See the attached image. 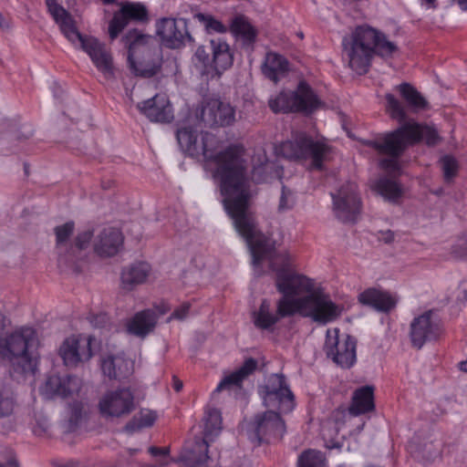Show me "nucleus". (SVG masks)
Segmentation results:
<instances>
[{"mask_svg": "<svg viewBox=\"0 0 467 467\" xmlns=\"http://www.w3.org/2000/svg\"><path fill=\"white\" fill-rule=\"evenodd\" d=\"M176 139L181 150L189 156H202L205 162L215 164L213 177L219 182L224 210L236 232L245 240L253 264L258 265L264 259H273L275 242L257 228L254 214L250 209L254 192L244 158V146L231 144L223 150L216 151L215 137L205 132L202 135V142L198 143L197 130L192 126L179 128Z\"/></svg>", "mask_w": 467, "mask_h": 467, "instance_id": "nucleus-1", "label": "nucleus"}, {"mask_svg": "<svg viewBox=\"0 0 467 467\" xmlns=\"http://www.w3.org/2000/svg\"><path fill=\"white\" fill-rule=\"evenodd\" d=\"M385 99L387 112L392 119L400 123V126L392 131L365 140L364 145L375 150L380 155L389 157L379 161V165L382 170L396 171L400 168L399 158L409 147L420 142L428 146H435L441 138L433 125L420 123L414 119L407 120L404 106L393 94H386Z\"/></svg>", "mask_w": 467, "mask_h": 467, "instance_id": "nucleus-2", "label": "nucleus"}, {"mask_svg": "<svg viewBox=\"0 0 467 467\" xmlns=\"http://www.w3.org/2000/svg\"><path fill=\"white\" fill-rule=\"evenodd\" d=\"M258 392L264 406L269 410L254 416L252 422L254 438L259 444L280 441L286 431L281 414L290 413L295 409V396L282 373L271 374Z\"/></svg>", "mask_w": 467, "mask_h": 467, "instance_id": "nucleus-3", "label": "nucleus"}, {"mask_svg": "<svg viewBox=\"0 0 467 467\" xmlns=\"http://www.w3.org/2000/svg\"><path fill=\"white\" fill-rule=\"evenodd\" d=\"M343 46L349 67L358 75L368 71L375 55L391 57L398 50V47L384 34L368 26H357L350 38L343 40Z\"/></svg>", "mask_w": 467, "mask_h": 467, "instance_id": "nucleus-4", "label": "nucleus"}, {"mask_svg": "<svg viewBox=\"0 0 467 467\" xmlns=\"http://www.w3.org/2000/svg\"><path fill=\"white\" fill-rule=\"evenodd\" d=\"M36 331L22 327L0 340V358L7 362L15 373L35 376L38 370L40 355Z\"/></svg>", "mask_w": 467, "mask_h": 467, "instance_id": "nucleus-5", "label": "nucleus"}, {"mask_svg": "<svg viewBox=\"0 0 467 467\" xmlns=\"http://www.w3.org/2000/svg\"><path fill=\"white\" fill-rule=\"evenodd\" d=\"M222 431L220 410L209 409L203 417L202 431L195 434L192 441L186 443L180 454L179 462L184 467H224L218 459L209 454L210 443L213 442Z\"/></svg>", "mask_w": 467, "mask_h": 467, "instance_id": "nucleus-6", "label": "nucleus"}, {"mask_svg": "<svg viewBox=\"0 0 467 467\" xmlns=\"http://www.w3.org/2000/svg\"><path fill=\"white\" fill-rule=\"evenodd\" d=\"M332 147L326 140H314L306 133L296 134L292 140L280 145L281 154L290 160L311 161V168L323 169V162L328 159Z\"/></svg>", "mask_w": 467, "mask_h": 467, "instance_id": "nucleus-7", "label": "nucleus"}, {"mask_svg": "<svg viewBox=\"0 0 467 467\" xmlns=\"http://www.w3.org/2000/svg\"><path fill=\"white\" fill-rule=\"evenodd\" d=\"M268 105L275 113L300 112L309 115L321 108L324 103L310 85L301 80L296 90L281 91L269 99Z\"/></svg>", "mask_w": 467, "mask_h": 467, "instance_id": "nucleus-8", "label": "nucleus"}, {"mask_svg": "<svg viewBox=\"0 0 467 467\" xmlns=\"http://www.w3.org/2000/svg\"><path fill=\"white\" fill-rule=\"evenodd\" d=\"M296 315L311 317L320 324H327L340 317L343 307L335 304L329 297L320 292L310 293L294 302Z\"/></svg>", "mask_w": 467, "mask_h": 467, "instance_id": "nucleus-9", "label": "nucleus"}, {"mask_svg": "<svg viewBox=\"0 0 467 467\" xmlns=\"http://www.w3.org/2000/svg\"><path fill=\"white\" fill-rule=\"evenodd\" d=\"M356 339L349 335L339 336V329H327L324 350L327 358L343 368L356 362Z\"/></svg>", "mask_w": 467, "mask_h": 467, "instance_id": "nucleus-10", "label": "nucleus"}, {"mask_svg": "<svg viewBox=\"0 0 467 467\" xmlns=\"http://www.w3.org/2000/svg\"><path fill=\"white\" fill-rule=\"evenodd\" d=\"M156 35L162 45L171 49H179L194 41L185 18L162 17L156 21Z\"/></svg>", "mask_w": 467, "mask_h": 467, "instance_id": "nucleus-11", "label": "nucleus"}, {"mask_svg": "<svg viewBox=\"0 0 467 467\" xmlns=\"http://www.w3.org/2000/svg\"><path fill=\"white\" fill-rule=\"evenodd\" d=\"M275 311H274L269 300L263 299L258 309L252 313L254 327L261 330L272 332L282 318L296 315L294 302L288 301L286 298H279L275 303Z\"/></svg>", "mask_w": 467, "mask_h": 467, "instance_id": "nucleus-12", "label": "nucleus"}, {"mask_svg": "<svg viewBox=\"0 0 467 467\" xmlns=\"http://www.w3.org/2000/svg\"><path fill=\"white\" fill-rule=\"evenodd\" d=\"M337 218L343 223H354L361 210L358 185L353 182L344 183L336 193H331Z\"/></svg>", "mask_w": 467, "mask_h": 467, "instance_id": "nucleus-13", "label": "nucleus"}, {"mask_svg": "<svg viewBox=\"0 0 467 467\" xmlns=\"http://www.w3.org/2000/svg\"><path fill=\"white\" fill-rule=\"evenodd\" d=\"M276 289L282 294L280 298L295 302L306 294L314 293V282L303 275L289 273L285 269L276 270Z\"/></svg>", "mask_w": 467, "mask_h": 467, "instance_id": "nucleus-14", "label": "nucleus"}, {"mask_svg": "<svg viewBox=\"0 0 467 467\" xmlns=\"http://www.w3.org/2000/svg\"><path fill=\"white\" fill-rule=\"evenodd\" d=\"M92 336L72 335L61 344L58 354L65 366L77 368L79 364L90 360L93 356L91 344Z\"/></svg>", "mask_w": 467, "mask_h": 467, "instance_id": "nucleus-15", "label": "nucleus"}, {"mask_svg": "<svg viewBox=\"0 0 467 467\" xmlns=\"http://www.w3.org/2000/svg\"><path fill=\"white\" fill-rule=\"evenodd\" d=\"M119 5L120 8L114 13L109 24V36L111 40L116 39L129 23H146L149 20L148 10L141 3L124 2Z\"/></svg>", "mask_w": 467, "mask_h": 467, "instance_id": "nucleus-16", "label": "nucleus"}, {"mask_svg": "<svg viewBox=\"0 0 467 467\" xmlns=\"http://www.w3.org/2000/svg\"><path fill=\"white\" fill-rule=\"evenodd\" d=\"M201 120L209 126H230L235 120L234 109L219 99H205L199 114Z\"/></svg>", "mask_w": 467, "mask_h": 467, "instance_id": "nucleus-17", "label": "nucleus"}, {"mask_svg": "<svg viewBox=\"0 0 467 467\" xmlns=\"http://www.w3.org/2000/svg\"><path fill=\"white\" fill-rule=\"evenodd\" d=\"M99 407L104 417L119 418L133 410L134 397L129 389H119L106 393L100 400Z\"/></svg>", "mask_w": 467, "mask_h": 467, "instance_id": "nucleus-18", "label": "nucleus"}, {"mask_svg": "<svg viewBox=\"0 0 467 467\" xmlns=\"http://www.w3.org/2000/svg\"><path fill=\"white\" fill-rule=\"evenodd\" d=\"M81 49L88 54L92 63L105 77H113L114 66L110 50L98 38L87 36L79 43Z\"/></svg>", "mask_w": 467, "mask_h": 467, "instance_id": "nucleus-19", "label": "nucleus"}, {"mask_svg": "<svg viewBox=\"0 0 467 467\" xmlns=\"http://www.w3.org/2000/svg\"><path fill=\"white\" fill-rule=\"evenodd\" d=\"M440 331L438 322L432 319V311H427L415 317L410 324L411 344L420 349L427 341L436 339Z\"/></svg>", "mask_w": 467, "mask_h": 467, "instance_id": "nucleus-20", "label": "nucleus"}, {"mask_svg": "<svg viewBox=\"0 0 467 467\" xmlns=\"http://www.w3.org/2000/svg\"><path fill=\"white\" fill-rule=\"evenodd\" d=\"M137 108L152 122L169 123L174 117L171 105L165 94H156L138 103Z\"/></svg>", "mask_w": 467, "mask_h": 467, "instance_id": "nucleus-21", "label": "nucleus"}, {"mask_svg": "<svg viewBox=\"0 0 467 467\" xmlns=\"http://www.w3.org/2000/svg\"><path fill=\"white\" fill-rule=\"evenodd\" d=\"M47 11L58 25L62 34L73 44L80 43L87 36L81 35L71 14L56 0H45Z\"/></svg>", "mask_w": 467, "mask_h": 467, "instance_id": "nucleus-22", "label": "nucleus"}, {"mask_svg": "<svg viewBox=\"0 0 467 467\" xmlns=\"http://www.w3.org/2000/svg\"><path fill=\"white\" fill-rule=\"evenodd\" d=\"M123 242L124 236L119 229L105 227L95 237L93 249L99 257H112L120 251Z\"/></svg>", "mask_w": 467, "mask_h": 467, "instance_id": "nucleus-23", "label": "nucleus"}, {"mask_svg": "<svg viewBox=\"0 0 467 467\" xmlns=\"http://www.w3.org/2000/svg\"><path fill=\"white\" fill-rule=\"evenodd\" d=\"M82 386V381L77 376H49L43 388V393L47 398L59 396L62 398H68L74 394H78Z\"/></svg>", "mask_w": 467, "mask_h": 467, "instance_id": "nucleus-24", "label": "nucleus"}, {"mask_svg": "<svg viewBox=\"0 0 467 467\" xmlns=\"http://www.w3.org/2000/svg\"><path fill=\"white\" fill-rule=\"evenodd\" d=\"M93 235L92 230L79 232L68 249L61 253L58 259L59 267L76 268L78 261L82 257V252L89 246Z\"/></svg>", "mask_w": 467, "mask_h": 467, "instance_id": "nucleus-25", "label": "nucleus"}, {"mask_svg": "<svg viewBox=\"0 0 467 467\" xmlns=\"http://www.w3.org/2000/svg\"><path fill=\"white\" fill-rule=\"evenodd\" d=\"M128 61L131 71L141 78H151L158 74L162 65L161 51L147 49L143 58L136 61L134 55H128Z\"/></svg>", "mask_w": 467, "mask_h": 467, "instance_id": "nucleus-26", "label": "nucleus"}, {"mask_svg": "<svg viewBox=\"0 0 467 467\" xmlns=\"http://www.w3.org/2000/svg\"><path fill=\"white\" fill-rule=\"evenodd\" d=\"M358 299L361 305L383 313L389 312L397 305L396 298L389 292L375 287L364 290L358 295Z\"/></svg>", "mask_w": 467, "mask_h": 467, "instance_id": "nucleus-27", "label": "nucleus"}, {"mask_svg": "<svg viewBox=\"0 0 467 467\" xmlns=\"http://www.w3.org/2000/svg\"><path fill=\"white\" fill-rule=\"evenodd\" d=\"M158 315L152 309L137 312L127 323V331L133 336L144 338L151 333L158 321Z\"/></svg>", "mask_w": 467, "mask_h": 467, "instance_id": "nucleus-28", "label": "nucleus"}, {"mask_svg": "<svg viewBox=\"0 0 467 467\" xmlns=\"http://www.w3.org/2000/svg\"><path fill=\"white\" fill-rule=\"evenodd\" d=\"M150 272L151 267L146 262H138L124 267L120 275L121 288L132 291L136 286L147 281Z\"/></svg>", "mask_w": 467, "mask_h": 467, "instance_id": "nucleus-29", "label": "nucleus"}, {"mask_svg": "<svg viewBox=\"0 0 467 467\" xmlns=\"http://www.w3.org/2000/svg\"><path fill=\"white\" fill-rule=\"evenodd\" d=\"M257 365V360L255 358H246L238 369L223 377L213 392H221L223 389H230L233 388H241L244 380L255 371Z\"/></svg>", "mask_w": 467, "mask_h": 467, "instance_id": "nucleus-30", "label": "nucleus"}, {"mask_svg": "<svg viewBox=\"0 0 467 467\" xmlns=\"http://www.w3.org/2000/svg\"><path fill=\"white\" fill-rule=\"evenodd\" d=\"M374 409V389L371 386L360 387L353 392L348 415L357 417L370 412Z\"/></svg>", "mask_w": 467, "mask_h": 467, "instance_id": "nucleus-31", "label": "nucleus"}, {"mask_svg": "<svg viewBox=\"0 0 467 467\" xmlns=\"http://www.w3.org/2000/svg\"><path fill=\"white\" fill-rule=\"evenodd\" d=\"M213 54L212 65L217 72L230 68L234 64V52L229 44L221 37L210 40Z\"/></svg>", "mask_w": 467, "mask_h": 467, "instance_id": "nucleus-32", "label": "nucleus"}, {"mask_svg": "<svg viewBox=\"0 0 467 467\" xmlns=\"http://www.w3.org/2000/svg\"><path fill=\"white\" fill-rule=\"evenodd\" d=\"M288 71L289 62L285 57L274 52L266 54L262 66V72L265 78L277 83L280 78L286 76Z\"/></svg>", "mask_w": 467, "mask_h": 467, "instance_id": "nucleus-33", "label": "nucleus"}, {"mask_svg": "<svg viewBox=\"0 0 467 467\" xmlns=\"http://www.w3.org/2000/svg\"><path fill=\"white\" fill-rule=\"evenodd\" d=\"M101 370L109 379L121 380L130 373V362L120 356L109 355L101 360Z\"/></svg>", "mask_w": 467, "mask_h": 467, "instance_id": "nucleus-34", "label": "nucleus"}, {"mask_svg": "<svg viewBox=\"0 0 467 467\" xmlns=\"http://www.w3.org/2000/svg\"><path fill=\"white\" fill-rule=\"evenodd\" d=\"M229 30L231 34L242 40L244 46L251 47L256 40L257 30L252 26L247 16L244 15L235 16L231 24Z\"/></svg>", "mask_w": 467, "mask_h": 467, "instance_id": "nucleus-35", "label": "nucleus"}, {"mask_svg": "<svg viewBox=\"0 0 467 467\" xmlns=\"http://www.w3.org/2000/svg\"><path fill=\"white\" fill-rule=\"evenodd\" d=\"M397 89L412 112L430 109L427 99L411 84L403 82L397 86Z\"/></svg>", "mask_w": 467, "mask_h": 467, "instance_id": "nucleus-36", "label": "nucleus"}, {"mask_svg": "<svg viewBox=\"0 0 467 467\" xmlns=\"http://www.w3.org/2000/svg\"><path fill=\"white\" fill-rule=\"evenodd\" d=\"M348 414V408H337L333 410L331 419L323 424L321 429L322 436L325 440H332L333 435H337L339 429L344 425L346 417Z\"/></svg>", "mask_w": 467, "mask_h": 467, "instance_id": "nucleus-37", "label": "nucleus"}, {"mask_svg": "<svg viewBox=\"0 0 467 467\" xmlns=\"http://www.w3.org/2000/svg\"><path fill=\"white\" fill-rule=\"evenodd\" d=\"M374 188L378 193L389 202H395L402 194L400 185L396 181L386 177L379 179L375 182Z\"/></svg>", "mask_w": 467, "mask_h": 467, "instance_id": "nucleus-38", "label": "nucleus"}, {"mask_svg": "<svg viewBox=\"0 0 467 467\" xmlns=\"http://www.w3.org/2000/svg\"><path fill=\"white\" fill-rule=\"evenodd\" d=\"M75 231V223L68 221L54 228L56 235V248L57 250V260L60 259L61 253L67 250L71 243L69 239Z\"/></svg>", "mask_w": 467, "mask_h": 467, "instance_id": "nucleus-39", "label": "nucleus"}, {"mask_svg": "<svg viewBox=\"0 0 467 467\" xmlns=\"http://www.w3.org/2000/svg\"><path fill=\"white\" fill-rule=\"evenodd\" d=\"M157 419V415L151 410H141L135 415L125 426L128 432H135L144 428L151 427Z\"/></svg>", "mask_w": 467, "mask_h": 467, "instance_id": "nucleus-40", "label": "nucleus"}, {"mask_svg": "<svg viewBox=\"0 0 467 467\" xmlns=\"http://www.w3.org/2000/svg\"><path fill=\"white\" fill-rule=\"evenodd\" d=\"M150 38V36L143 34L138 29H131L129 30L121 38V42L124 47L128 48V55H134L136 48L139 47H144Z\"/></svg>", "mask_w": 467, "mask_h": 467, "instance_id": "nucleus-41", "label": "nucleus"}, {"mask_svg": "<svg viewBox=\"0 0 467 467\" xmlns=\"http://www.w3.org/2000/svg\"><path fill=\"white\" fill-rule=\"evenodd\" d=\"M297 467H327L323 454L315 450L304 451L298 457Z\"/></svg>", "mask_w": 467, "mask_h": 467, "instance_id": "nucleus-42", "label": "nucleus"}, {"mask_svg": "<svg viewBox=\"0 0 467 467\" xmlns=\"http://www.w3.org/2000/svg\"><path fill=\"white\" fill-rule=\"evenodd\" d=\"M194 18H196L200 23L203 25L204 29L208 34H224L228 30L225 25H223L220 20L216 19L212 15L197 13L194 15Z\"/></svg>", "mask_w": 467, "mask_h": 467, "instance_id": "nucleus-43", "label": "nucleus"}, {"mask_svg": "<svg viewBox=\"0 0 467 467\" xmlns=\"http://www.w3.org/2000/svg\"><path fill=\"white\" fill-rule=\"evenodd\" d=\"M16 400L10 389L0 387V418L9 417L13 414Z\"/></svg>", "mask_w": 467, "mask_h": 467, "instance_id": "nucleus-44", "label": "nucleus"}, {"mask_svg": "<svg viewBox=\"0 0 467 467\" xmlns=\"http://www.w3.org/2000/svg\"><path fill=\"white\" fill-rule=\"evenodd\" d=\"M440 161L441 163L445 182H451L458 172L457 161L452 156L445 155Z\"/></svg>", "mask_w": 467, "mask_h": 467, "instance_id": "nucleus-45", "label": "nucleus"}, {"mask_svg": "<svg viewBox=\"0 0 467 467\" xmlns=\"http://www.w3.org/2000/svg\"><path fill=\"white\" fill-rule=\"evenodd\" d=\"M148 451L151 456L160 459L161 466H166L169 464L170 449L168 447L150 446Z\"/></svg>", "mask_w": 467, "mask_h": 467, "instance_id": "nucleus-46", "label": "nucleus"}, {"mask_svg": "<svg viewBox=\"0 0 467 467\" xmlns=\"http://www.w3.org/2000/svg\"><path fill=\"white\" fill-rule=\"evenodd\" d=\"M292 192L285 185L282 186V192L279 200L278 210L280 212L291 209L293 206Z\"/></svg>", "mask_w": 467, "mask_h": 467, "instance_id": "nucleus-47", "label": "nucleus"}, {"mask_svg": "<svg viewBox=\"0 0 467 467\" xmlns=\"http://www.w3.org/2000/svg\"><path fill=\"white\" fill-rule=\"evenodd\" d=\"M0 467H18L14 452L10 449H5L0 452Z\"/></svg>", "mask_w": 467, "mask_h": 467, "instance_id": "nucleus-48", "label": "nucleus"}, {"mask_svg": "<svg viewBox=\"0 0 467 467\" xmlns=\"http://www.w3.org/2000/svg\"><path fill=\"white\" fill-rule=\"evenodd\" d=\"M195 57L196 59L203 66L208 67L212 66V59L210 58V54L205 48L204 46H200L197 47L195 51Z\"/></svg>", "mask_w": 467, "mask_h": 467, "instance_id": "nucleus-49", "label": "nucleus"}, {"mask_svg": "<svg viewBox=\"0 0 467 467\" xmlns=\"http://www.w3.org/2000/svg\"><path fill=\"white\" fill-rule=\"evenodd\" d=\"M453 253L461 258H467V234L453 247Z\"/></svg>", "mask_w": 467, "mask_h": 467, "instance_id": "nucleus-50", "label": "nucleus"}, {"mask_svg": "<svg viewBox=\"0 0 467 467\" xmlns=\"http://www.w3.org/2000/svg\"><path fill=\"white\" fill-rule=\"evenodd\" d=\"M190 310V304L184 303L180 307L176 308L172 314L171 315L169 319H179L182 320L184 319Z\"/></svg>", "mask_w": 467, "mask_h": 467, "instance_id": "nucleus-51", "label": "nucleus"}, {"mask_svg": "<svg viewBox=\"0 0 467 467\" xmlns=\"http://www.w3.org/2000/svg\"><path fill=\"white\" fill-rule=\"evenodd\" d=\"M21 131H17L15 134V137L18 140H28L33 135V128L29 124H24L20 127Z\"/></svg>", "mask_w": 467, "mask_h": 467, "instance_id": "nucleus-52", "label": "nucleus"}, {"mask_svg": "<svg viewBox=\"0 0 467 467\" xmlns=\"http://www.w3.org/2000/svg\"><path fill=\"white\" fill-rule=\"evenodd\" d=\"M109 321V317L106 314L100 313L96 316H92L90 317V322L94 324L96 327H103Z\"/></svg>", "mask_w": 467, "mask_h": 467, "instance_id": "nucleus-53", "label": "nucleus"}, {"mask_svg": "<svg viewBox=\"0 0 467 467\" xmlns=\"http://www.w3.org/2000/svg\"><path fill=\"white\" fill-rule=\"evenodd\" d=\"M380 240L383 241L385 244L392 243L394 240V233L390 230L381 232Z\"/></svg>", "mask_w": 467, "mask_h": 467, "instance_id": "nucleus-54", "label": "nucleus"}, {"mask_svg": "<svg viewBox=\"0 0 467 467\" xmlns=\"http://www.w3.org/2000/svg\"><path fill=\"white\" fill-rule=\"evenodd\" d=\"M172 387L176 392H180L182 389V381L179 379L176 376L172 377Z\"/></svg>", "mask_w": 467, "mask_h": 467, "instance_id": "nucleus-55", "label": "nucleus"}, {"mask_svg": "<svg viewBox=\"0 0 467 467\" xmlns=\"http://www.w3.org/2000/svg\"><path fill=\"white\" fill-rule=\"evenodd\" d=\"M265 168L263 166L256 167L253 170V178L256 180L257 182H263L265 179L258 177L257 175L260 174L263 171H265Z\"/></svg>", "mask_w": 467, "mask_h": 467, "instance_id": "nucleus-56", "label": "nucleus"}, {"mask_svg": "<svg viewBox=\"0 0 467 467\" xmlns=\"http://www.w3.org/2000/svg\"><path fill=\"white\" fill-rule=\"evenodd\" d=\"M6 327V317L4 314L0 313V334L5 330Z\"/></svg>", "mask_w": 467, "mask_h": 467, "instance_id": "nucleus-57", "label": "nucleus"}, {"mask_svg": "<svg viewBox=\"0 0 467 467\" xmlns=\"http://www.w3.org/2000/svg\"><path fill=\"white\" fill-rule=\"evenodd\" d=\"M462 10L466 11L467 10V0H453Z\"/></svg>", "mask_w": 467, "mask_h": 467, "instance_id": "nucleus-58", "label": "nucleus"}, {"mask_svg": "<svg viewBox=\"0 0 467 467\" xmlns=\"http://www.w3.org/2000/svg\"><path fill=\"white\" fill-rule=\"evenodd\" d=\"M0 27L1 28L8 27V23L6 22V20L5 19V17L3 16V15L1 13H0Z\"/></svg>", "mask_w": 467, "mask_h": 467, "instance_id": "nucleus-59", "label": "nucleus"}, {"mask_svg": "<svg viewBox=\"0 0 467 467\" xmlns=\"http://www.w3.org/2000/svg\"><path fill=\"white\" fill-rule=\"evenodd\" d=\"M103 5H114L117 4V0H100Z\"/></svg>", "mask_w": 467, "mask_h": 467, "instance_id": "nucleus-60", "label": "nucleus"}, {"mask_svg": "<svg viewBox=\"0 0 467 467\" xmlns=\"http://www.w3.org/2000/svg\"><path fill=\"white\" fill-rule=\"evenodd\" d=\"M460 368H461V369H462V370H463V371H466V372H467V360H465V361H462V362L460 363Z\"/></svg>", "mask_w": 467, "mask_h": 467, "instance_id": "nucleus-61", "label": "nucleus"}, {"mask_svg": "<svg viewBox=\"0 0 467 467\" xmlns=\"http://www.w3.org/2000/svg\"><path fill=\"white\" fill-rule=\"evenodd\" d=\"M139 451V449H129V453L130 455H134L135 453H137Z\"/></svg>", "mask_w": 467, "mask_h": 467, "instance_id": "nucleus-62", "label": "nucleus"}]
</instances>
